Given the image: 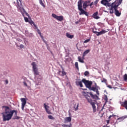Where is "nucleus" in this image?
I'll list each match as a JSON object with an SVG mask.
<instances>
[{"instance_id": "39", "label": "nucleus", "mask_w": 127, "mask_h": 127, "mask_svg": "<svg viewBox=\"0 0 127 127\" xmlns=\"http://www.w3.org/2000/svg\"><path fill=\"white\" fill-rule=\"evenodd\" d=\"M102 83H107V79H106L105 78H103V79L102 80Z\"/></svg>"}, {"instance_id": "38", "label": "nucleus", "mask_w": 127, "mask_h": 127, "mask_svg": "<svg viewBox=\"0 0 127 127\" xmlns=\"http://www.w3.org/2000/svg\"><path fill=\"white\" fill-rule=\"evenodd\" d=\"M90 39H87V40H85L84 41V43H88V42H89L90 41Z\"/></svg>"}, {"instance_id": "2", "label": "nucleus", "mask_w": 127, "mask_h": 127, "mask_svg": "<svg viewBox=\"0 0 127 127\" xmlns=\"http://www.w3.org/2000/svg\"><path fill=\"white\" fill-rule=\"evenodd\" d=\"M95 87L93 86L91 88V91H93V92H96L97 94H93V93L89 92V95L91 96V98L92 99H93L94 100H100V98L99 97V96H100V91H99V90H101V88H100V86H97V83H94Z\"/></svg>"}, {"instance_id": "22", "label": "nucleus", "mask_w": 127, "mask_h": 127, "mask_svg": "<svg viewBox=\"0 0 127 127\" xmlns=\"http://www.w3.org/2000/svg\"><path fill=\"white\" fill-rule=\"evenodd\" d=\"M90 53V50H86L83 54L82 55V57H85V56H86V55H87V54H88V53Z\"/></svg>"}, {"instance_id": "13", "label": "nucleus", "mask_w": 127, "mask_h": 127, "mask_svg": "<svg viewBox=\"0 0 127 127\" xmlns=\"http://www.w3.org/2000/svg\"><path fill=\"white\" fill-rule=\"evenodd\" d=\"M44 108L46 110V112L47 113V114H48L49 115L51 114V111L49 110V107L48 106V105H46V104L45 103L44 104Z\"/></svg>"}, {"instance_id": "44", "label": "nucleus", "mask_w": 127, "mask_h": 127, "mask_svg": "<svg viewBox=\"0 0 127 127\" xmlns=\"http://www.w3.org/2000/svg\"><path fill=\"white\" fill-rule=\"evenodd\" d=\"M20 48L21 49L24 48V46L23 45H20Z\"/></svg>"}, {"instance_id": "27", "label": "nucleus", "mask_w": 127, "mask_h": 127, "mask_svg": "<svg viewBox=\"0 0 127 127\" xmlns=\"http://www.w3.org/2000/svg\"><path fill=\"white\" fill-rule=\"evenodd\" d=\"M74 109L75 111H78V109H79V103L77 104L76 107V105H74Z\"/></svg>"}, {"instance_id": "37", "label": "nucleus", "mask_w": 127, "mask_h": 127, "mask_svg": "<svg viewBox=\"0 0 127 127\" xmlns=\"http://www.w3.org/2000/svg\"><path fill=\"white\" fill-rule=\"evenodd\" d=\"M89 71H86L84 72V76H88V75H89Z\"/></svg>"}, {"instance_id": "48", "label": "nucleus", "mask_w": 127, "mask_h": 127, "mask_svg": "<svg viewBox=\"0 0 127 127\" xmlns=\"http://www.w3.org/2000/svg\"><path fill=\"white\" fill-rule=\"evenodd\" d=\"M5 84H8V80H5Z\"/></svg>"}, {"instance_id": "1", "label": "nucleus", "mask_w": 127, "mask_h": 127, "mask_svg": "<svg viewBox=\"0 0 127 127\" xmlns=\"http://www.w3.org/2000/svg\"><path fill=\"white\" fill-rule=\"evenodd\" d=\"M3 108H4V112L2 113L3 118V122H6V121H10L14 114L16 116L15 118L16 120H18L19 118L17 116V111L16 110H11L8 106H2Z\"/></svg>"}, {"instance_id": "49", "label": "nucleus", "mask_w": 127, "mask_h": 127, "mask_svg": "<svg viewBox=\"0 0 127 127\" xmlns=\"http://www.w3.org/2000/svg\"><path fill=\"white\" fill-rule=\"evenodd\" d=\"M79 22H80V21H79L75 22V24H78V23H79Z\"/></svg>"}, {"instance_id": "33", "label": "nucleus", "mask_w": 127, "mask_h": 127, "mask_svg": "<svg viewBox=\"0 0 127 127\" xmlns=\"http://www.w3.org/2000/svg\"><path fill=\"white\" fill-rule=\"evenodd\" d=\"M24 18L25 22H29V20H28V18L24 16Z\"/></svg>"}, {"instance_id": "20", "label": "nucleus", "mask_w": 127, "mask_h": 127, "mask_svg": "<svg viewBox=\"0 0 127 127\" xmlns=\"http://www.w3.org/2000/svg\"><path fill=\"white\" fill-rule=\"evenodd\" d=\"M32 65L33 66V70H36L37 69V65L35 62H33Z\"/></svg>"}, {"instance_id": "15", "label": "nucleus", "mask_w": 127, "mask_h": 127, "mask_svg": "<svg viewBox=\"0 0 127 127\" xmlns=\"http://www.w3.org/2000/svg\"><path fill=\"white\" fill-rule=\"evenodd\" d=\"M122 107H124L127 110V100L123 102H121Z\"/></svg>"}, {"instance_id": "45", "label": "nucleus", "mask_w": 127, "mask_h": 127, "mask_svg": "<svg viewBox=\"0 0 127 127\" xmlns=\"http://www.w3.org/2000/svg\"><path fill=\"white\" fill-rule=\"evenodd\" d=\"M94 4V2H91L89 3V6H90V7H92V5Z\"/></svg>"}, {"instance_id": "34", "label": "nucleus", "mask_w": 127, "mask_h": 127, "mask_svg": "<svg viewBox=\"0 0 127 127\" xmlns=\"http://www.w3.org/2000/svg\"><path fill=\"white\" fill-rule=\"evenodd\" d=\"M38 34H39V35L40 36V37L42 38V40H43V41H44V38L43 37V36L41 35V32H40L38 33Z\"/></svg>"}, {"instance_id": "12", "label": "nucleus", "mask_w": 127, "mask_h": 127, "mask_svg": "<svg viewBox=\"0 0 127 127\" xmlns=\"http://www.w3.org/2000/svg\"><path fill=\"white\" fill-rule=\"evenodd\" d=\"M21 101L22 102L21 109L22 111H23L24 110V107H25V105H26V100L25 98H21Z\"/></svg>"}, {"instance_id": "9", "label": "nucleus", "mask_w": 127, "mask_h": 127, "mask_svg": "<svg viewBox=\"0 0 127 127\" xmlns=\"http://www.w3.org/2000/svg\"><path fill=\"white\" fill-rule=\"evenodd\" d=\"M111 8L110 9V13L111 14H113L114 13V9L115 10V11H116V9L118 8V5H116L115 3H112L111 4Z\"/></svg>"}, {"instance_id": "16", "label": "nucleus", "mask_w": 127, "mask_h": 127, "mask_svg": "<svg viewBox=\"0 0 127 127\" xmlns=\"http://www.w3.org/2000/svg\"><path fill=\"white\" fill-rule=\"evenodd\" d=\"M98 14H99V12H98V11L95 12L92 15V17H93V18H95V19H99V18H100V17L98 16Z\"/></svg>"}, {"instance_id": "5", "label": "nucleus", "mask_w": 127, "mask_h": 127, "mask_svg": "<svg viewBox=\"0 0 127 127\" xmlns=\"http://www.w3.org/2000/svg\"><path fill=\"white\" fill-rule=\"evenodd\" d=\"M82 82L83 83H84V85H85L86 88L90 89V90L91 91V89L92 88V85L93 84V82L91 81L87 80L85 78H83L82 79Z\"/></svg>"}, {"instance_id": "31", "label": "nucleus", "mask_w": 127, "mask_h": 127, "mask_svg": "<svg viewBox=\"0 0 127 127\" xmlns=\"http://www.w3.org/2000/svg\"><path fill=\"white\" fill-rule=\"evenodd\" d=\"M74 65L75 66V68H76L77 70L79 71V66L78 64V62H75Z\"/></svg>"}, {"instance_id": "6", "label": "nucleus", "mask_w": 127, "mask_h": 127, "mask_svg": "<svg viewBox=\"0 0 127 127\" xmlns=\"http://www.w3.org/2000/svg\"><path fill=\"white\" fill-rule=\"evenodd\" d=\"M112 0H102L101 1V4H103V5H105V6H111V3H110V1H111Z\"/></svg>"}, {"instance_id": "21", "label": "nucleus", "mask_w": 127, "mask_h": 127, "mask_svg": "<svg viewBox=\"0 0 127 127\" xmlns=\"http://www.w3.org/2000/svg\"><path fill=\"white\" fill-rule=\"evenodd\" d=\"M115 14H116V16H120L121 15V13H120V11H119L117 8L115 9Z\"/></svg>"}, {"instance_id": "32", "label": "nucleus", "mask_w": 127, "mask_h": 127, "mask_svg": "<svg viewBox=\"0 0 127 127\" xmlns=\"http://www.w3.org/2000/svg\"><path fill=\"white\" fill-rule=\"evenodd\" d=\"M48 118L50 119V120H55V118L52 115L48 116Z\"/></svg>"}, {"instance_id": "52", "label": "nucleus", "mask_w": 127, "mask_h": 127, "mask_svg": "<svg viewBox=\"0 0 127 127\" xmlns=\"http://www.w3.org/2000/svg\"><path fill=\"white\" fill-rule=\"evenodd\" d=\"M0 15H2V13L0 12Z\"/></svg>"}, {"instance_id": "36", "label": "nucleus", "mask_w": 127, "mask_h": 127, "mask_svg": "<svg viewBox=\"0 0 127 127\" xmlns=\"http://www.w3.org/2000/svg\"><path fill=\"white\" fill-rule=\"evenodd\" d=\"M62 73L63 74V76H64V75H66V73L64 71V69H63L62 71Z\"/></svg>"}, {"instance_id": "10", "label": "nucleus", "mask_w": 127, "mask_h": 127, "mask_svg": "<svg viewBox=\"0 0 127 127\" xmlns=\"http://www.w3.org/2000/svg\"><path fill=\"white\" fill-rule=\"evenodd\" d=\"M90 3H91L90 0L85 1L83 3V5H82V7H83V9L86 10V9H87V7H88V6H89Z\"/></svg>"}, {"instance_id": "14", "label": "nucleus", "mask_w": 127, "mask_h": 127, "mask_svg": "<svg viewBox=\"0 0 127 127\" xmlns=\"http://www.w3.org/2000/svg\"><path fill=\"white\" fill-rule=\"evenodd\" d=\"M72 121L71 117H66L64 119V124L70 123Z\"/></svg>"}, {"instance_id": "28", "label": "nucleus", "mask_w": 127, "mask_h": 127, "mask_svg": "<svg viewBox=\"0 0 127 127\" xmlns=\"http://www.w3.org/2000/svg\"><path fill=\"white\" fill-rule=\"evenodd\" d=\"M78 61L81 63H84V60L81 58V57H78Z\"/></svg>"}, {"instance_id": "24", "label": "nucleus", "mask_w": 127, "mask_h": 127, "mask_svg": "<svg viewBox=\"0 0 127 127\" xmlns=\"http://www.w3.org/2000/svg\"><path fill=\"white\" fill-rule=\"evenodd\" d=\"M125 119H127V115L124 116L122 117L118 118V120H121V121H124Z\"/></svg>"}, {"instance_id": "8", "label": "nucleus", "mask_w": 127, "mask_h": 127, "mask_svg": "<svg viewBox=\"0 0 127 127\" xmlns=\"http://www.w3.org/2000/svg\"><path fill=\"white\" fill-rule=\"evenodd\" d=\"M52 16H53L54 18H55L56 19H57V20H58L59 21H63V20L64 19V17H63V16H58L54 13H53L52 14Z\"/></svg>"}, {"instance_id": "26", "label": "nucleus", "mask_w": 127, "mask_h": 127, "mask_svg": "<svg viewBox=\"0 0 127 127\" xmlns=\"http://www.w3.org/2000/svg\"><path fill=\"white\" fill-rule=\"evenodd\" d=\"M39 2L42 6L45 8V5L44 4V3H43V2L42 1V0H39Z\"/></svg>"}, {"instance_id": "40", "label": "nucleus", "mask_w": 127, "mask_h": 127, "mask_svg": "<svg viewBox=\"0 0 127 127\" xmlns=\"http://www.w3.org/2000/svg\"><path fill=\"white\" fill-rule=\"evenodd\" d=\"M99 0H95V1H94V4H97L98 2H99Z\"/></svg>"}, {"instance_id": "43", "label": "nucleus", "mask_w": 127, "mask_h": 127, "mask_svg": "<svg viewBox=\"0 0 127 127\" xmlns=\"http://www.w3.org/2000/svg\"><path fill=\"white\" fill-rule=\"evenodd\" d=\"M23 84L24 85V86H25V87H27L28 85H27V83H26V82L25 81H24L23 82Z\"/></svg>"}, {"instance_id": "30", "label": "nucleus", "mask_w": 127, "mask_h": 127, "mask_svg": "<svg viewBox=\"0 0 127 127\" xmlns=\"http://www.w3.org/2000/svg\"><path fill=\"white\" fill-rule=\"evenodd\" d=\"M108 96L105 95L104 101L105 102V104H107V103H108Z\"/></svg>"}, {"instance_id": "50", "label": "nucleus", "mask_w": 127, "mask_h": 127, "mask_svg": "<svg viewBox=\"0 0 127 127\" xmlns=\"http://www.w3.org/2000/svg\"><path fill=\"white\" fill-rule=\"evenodd\" d=\"M27 87L28 89H30V86H29L28 85Z\"/></svg>"}, {"instance_id": "35", "label": "nucleus", "mask_w": 127, "mask_h": 127, "mask_svg": "<svg viewBox=\"0 0 127 127\" xmlns=\"http://www.w3.org/2000/svg\"><path fill=\"white\" fill-rule=\"evenodd\" d=\"M124 81H127V74H125L124 76Z\"/></svg>"}, {"instance_id": "41", "label": "nucleus", "mask_w": 127, "mask_h": 127, "mask_svg": "<svg viewBox=\"0 0 127 127\" xmlns=\"http://www.w3.org/2000/svg\"><path fill=\"white\" fill-rule=\"evenodd\" d=\"M112 117H116V115H110V116L109 117V119L110 120L111 118H112Z\"/></svg>"}, {"instance_id": "25", "label": "nucleus", "mask_w": 127, "mask_h": 127, "mask_svg": "<svg viewBox=\"0 0 127 127\" xmlns=\"http://www.w3.org/2000/svg\"><path fill=\"white\" fill-rule=\"evenodd\" d=\"M33 71L35 75H39V72H38V69H33Z\"/></svg>"}, {"instance_id": "29", "label": "nucleus", "mask_w": 127, "mask_h": 127, "mask_svg": "<svg viewBox=\"0 0 127 127\" xmlns=\"http://www.w3.org/2000/svg\"><path fill=\"white\" fill-rule=\"evenodd\" d=\"M72 126V124L70 123L69 125H66V124H63L62 125V127H71Z\"/></svg>"}, {"instance_id": "3", "label": "nucleus", "mask_w": 127, "mask_h": 127, "mask_svg": "<svg viewBox=\"0 0 127 127\" xmlns=\"http://www.w3.org/2000/svg\"><path fill=\"white\" fill-rule=\"evenodd\" d=\"M78 9L79 10V15L85 14L86 16H89V13L83 9L82 6V0H79L77 3Z\"/></svg>"}, {"instance_id": "18", "label": "nucleus", "mask_w": 127, "mask_h": 127, "mask_svg": "<svg viewBox=\"0 0 127 127\" xmlns=\"http://www.w3.org/2000/svg\"><path fill=\"white\" fill-rule=\"evenodd\" d=\"M82 80L81 81H76V85H77V86H80L81 88H83V84L82 83Z\"/></svg>"}, {"instance_id": "19", "label": "nucleus", "mask_w": 127, "mask_h": 127, "mask_svg": "<svg viewBox=\"0 0 127 127\" xmlns=\"http://www.w3.org/2000/svg\"><path fill=\"white\" fill-rule=\"evenodd\" d=\"M32 65L33 66V70H36L37 69V65L35 62H33Z\"/></svg>"}, {"instance_id": "46", "label": "nucleus", "mask_w": 127, "mask_h": 127, "mask_svg": "<svg viewBox=\"0 0 127 127\" xmlns=\"http://www.w3.org/2000/svg\"><path fill=\"white\" fill-rule=\"evenodd\" d=\"M17 0V3H18V1H19L20 3H21V0Z\"/></svg>"}, {"instance_id": "11", "label": "nucleus", "mask_w": 127, "mask_h": 127, "mask_svg": "<svg viewBox=\"0 0 127 127\" xmlns=\"http://www.w3.org/2000/svg\"><path fill=\"white\" fill-rule=\"evenodd\" d=\"M93 33H95L97 35V36H100V35L105 34V33H106V32H108V31L103 29L100 32L93 31Z\"/></svg>"}, {"instance_id": "51", "label": "nucleus", "mask_w": 127, "mask_h": 127, "mask_svg": "<svg viewBox=\"0 0 127 127\" xmlns=\"http://www.w3.org/2000/svg\"><path fill=\"white\" fill-rule=\"evenodd\" d=\"M60 73H61V71H59V72H58V74H60Z\"/></svg>"}, {"instance_id": "47", "label": "nucleus", "mask_w": 127, "mask_h": 127, "mask_svg": "<svg viewBox=\"0 0 127 127\" xmlns=\"http://www.w3.org/2000/svg\"><path fill=\"white\" fill-rule=\"evenodd\" d=\"M37 32L38 33H40V30L38 29V27H37Z\"/></svg>"}, {"instance_id": "23", "label": "nucleus", "mask_w": 127, "mask_h": 127, "mask_svg": "<svg viewBox=\"0 0 127 127\" xmlns=\"http://www.w3.org/2000/svg\"><path fill=\"white\" fill-rule=\"evenodd\" d=\"M28 22L29 23H30V24H31V25H32L33 24V25H34V26H35V27L37 29V26H36V25L35 24V23H34V22H33V21H29Z\"/></svg>"}, {"instance_id": "53", "label": "nucleus", "mask_w": 127, "mask_h": 127, "mask_svg": "<svg viewBox=\"0 0 127 127\" xmlns=\"http://www.w3.org/2000/svg\"><path fill=\"white\" fill-rule=\"evenodd\" d=\"M109 123H110V121L108 120V121H107V124H109Z\"/></svg>"}, {"instance_id": "42", "label": "nucleus", "mask_w": 127, "mask_h": 127, "mask_svg": "<svg viewBox=\"0 0 127 127\" xmlns=\"http://www.w3.org/2000/svg\"><path fill=\"white\" fill-rule=\"evenodd\" d=\"M108 88H109V89H113V87L111 85H108L107 86Z\"/></svg>"}, {"instance_id": "17", "label": "nucleus", "mask_w": 127, "mask_h": 127, "mask_svg": "<svg viewBox=\"0 0 127 127\" xmlns=\"http://www.w3.org/2000/svg\"><path fill=\"white\" fill-rule=\"evenodd\" d=\"M66 36L67 38H70V39H72V38H74V35H70L69 33H66Z\"/></svg>"}, {"instance_id": "4", "label": "nucleus", "mask_w": 127, "mask_h": 127, "mask_svg": "<svg viewBox=\"0 0 127 127\" xmlns=\"http://www.w3.org/2000/svg\"><path fill=\"white\" fill-rule=\"evenodd\" d=\"M85 97L87 100L88 103L90 104V105L92 106L93 110V113H96V103L94 102H93V100L91 99V97H90L89 95H85Z\"/></svg>"}, {"instance_id": "7", "label": "nucleus", "mask_w": 127, "mask_h": 127, "mask_svg": "<svg viewBox=\"0 0 127 127\" xmlns=\"http://www.w3.org/2000/svg\"><path fill=\"white\" fill-rule=\"evenodd\" d=\"M18 9L19 10H20V11L21 13V14H22L23 16H24V13H25V14H26V15L27 16L29 17V14L28 13L26 12V11H25V9H24V8H23V7L19 6L18 7Z\"/></svg>"}]
</instances>
